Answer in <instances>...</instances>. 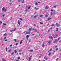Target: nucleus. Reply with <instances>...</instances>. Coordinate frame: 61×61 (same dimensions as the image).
<instances>
[{
    "label": "nucleus",
    "instance_id": "1",
    "mask_svg": "<svg viewBox=\"0 0 61 61\" xmlns=\"http://www.w3.org/2000/svg\"><path fill=\"white\" fill-rule=\"evenodd\" d=\"M2 12L4 11L5 12L6 11V9H5V8L4 7H3L2 9Z\"/></svg>",
    "mask_w": 61,
    "mask_h": 61
},
{
    "label": "nucleus",
    "instance_id": "2",
    "mask_svg": "<svg viewBox=\"0 0 61 61\" xmlns=\"http://www.w3.org/2000/svg\"><path fill=\"white\" fill-rule=\"evenodd\" d=\"M56 26H57L58 27H59V26H60V25L58 24L57 23H56Z\"/></svg>",
    "mask_w": 61,
    "mask_h": 61
},
{
    "label": "nucleus",
    "instance_id": "3",
    "mask_svg": "<svg viewBox=\"0 0 61 61\" xmlns=\"http://www.w3.org/2000/svg\"><path fill=\"white\" fill-rule=\"evenodd\" d=\"M29 37V35H27L26 36V40H28V38Z\"/></svg>",
    "mask_w": 61,
    "mask_h": 61
},
{
    "label": "nucleus",
    "instance_id": "4",
    "mask_svg": "<svg viewBox=\"0 0 61 61\" xmlns=\"http://www.w3.org/2000/svg\"><path fill=\"white\" fill-rule=\"evenodd\" d=\"M61 38V37H59L58 38V41L57 40H56L57 41H58L59 40H60V39Z\"/></svg>",
    "mask_w": 61,
    "mask_h": 61
},
{
    "label": "nucleus",
    "instance_id": "5",
    "mask_svg": "<svg viewBox=\"0 0 61 61\" xmlns=\"http://www.w3.org/2000/svg\"><path fill=\"white\" fill-rule=\"evenodd\" d=\"M33 30H34V32H36L37 31V30H36V29H35L33 28L32 29Z\"/></svg>",
    "mask_w": 61,
    "mask_h": 61
},
{
    "label": "nucleus",
    "instance_id": "6",
    "mask_svg": "<svg viewBox=\"0 0 61 61\" xmlns=\"http://www.w3.org/2000/svg\"><path fill=\"white\" fill-rule=\"evenodd\" d=\"M31 57H32L31 56H30L29 58V61H30V60L31 59Z\"/></svg>",
    "mask_w": 61,
    "mask_h": 61
},
{
    "label": "nucleus",
    "instance_id": "7",
    "mask_svg": "<svg viewBox=\"0 0 61 61\" xmlns=\"http://www.w3.org/2000/svg\"><path fill=\"white\" fill-rule=\"evenodd\" d=\"M44 59H45L46 60H47V58L46 57V56L45 57Z\"/></svg>",
    "mask_w": 61,
    "mask_h": 61
},
{
    "label": "nucleus",
    "instance_id": "8",
    "mask_svg": "<svg viewBox=\"0 0 61 61\" xmlns=\"http://www.w3.org/2000/svg\"><path fill=\"white\" fill-rule=\"evenodd\" d=\"M35 5H38V3H37V2H36L35 3Z\"/></svg>",
    "mask_w": 61,
    "mask_h": 61
},
{
    "label": "nucleus",
    "instance_id": "9",
    "mask_svg": "<svg viewBox=\"0 0 61 61\" xmlns=\"http://www.w3.org/2000/svg\"><path fill=\"white\" fill-rule=\"evenodd\" d=\"M30 31H28V32H26V34H30Z\"/></svg>",
    "mask_w": 61,
    "mask_h": 61
},
{
    "label": "nucleus",
    "instance_id": "10",
    "mask_svg": "<svg viewBox=\"0 0 61 61\" xmlns=\"http://www.w3.org/2000/svg\"><path fill=\"white\" fill-rule=\"evenodd\" d=\"M29 31H32V27L30 28L29 29Z\"/></svg>",
    "mask_w": 61,
    "mask_h": 61
},
{
    "label": "nucleus",
    "instance_id": "11",
    "mask_svg": "<svg viewBox=\"0 0 61 61\" xmlns=\"http://www.w3.org/2000/svg\"><path fill=\"white\" fill-rule=\"evenodd\" d=\"M22 41H23V40H21V41H20V44L21 45V44L22 43Z\"/></svg>",
    "mask_w": 61,
    "mask_h": 61
},
{
    "label": "nucleus",
    "instance_id": "12",
    "mask_svg": "<svg viewBox=\"0 0 61 61\" xmlns=\"http://www.w3.org/2000/svg\"><path fill=\"white\" fill-rule=\"evenodd\" d=\"M54 25H55V24H53L51 25V26H54Z\"/></svg>",
    "mask_w": 61,
    "mask_h": 61
},
{
    "label": "nucleus",
    "instance_id": "13",
    "mask_svg": "<svg viewBox=\"0 0 61 61\" xmlns=\"http://www.w3.org/2000/svg\"><path fill=\"white\" fill-rule=\"evenodd\" d=\"M2 61H6V60L5 59H2Z\"/></svg>",
    "mask_w": 61,
    "mask_h": 61
},
{
    "label": "nucleus",
    "instance_id": "14",
    "mask_svg": "<svg viewBox=\"0 0 61 61\" xmlns=\"http://www.w3.org/2000/svg\"><path fill=\"white\" fill-rule=\"evenodd\" d=\"M45 46V44L43 43L42 45V47H44Z\"/></svg>",
    "mask_w": 61,
    "mask_h": 61
},
{
    "label": "nucleus",
    "instance_id": "15",
    "mask_svg": "<svg viewBox=\"0 0 61 61\" xmlns=\"http://www.w3.org/2000/svg\"><path fill=\"white\" fill-rule=\"evenodd\" d=\"M14 52L15 53H16V52H17V51H16V50H14Z\"/></svg>",
    "mask_w": 61,
    "mask_h": 61
},
{
    "label": "nucleus",
    "instance_id": "16",
    "mask_svg": "<svg viewBox=\"0 0 61 61\" xmlns=\"http://www.w3.org/2000/svg\"><path fill=\"white\" fill-rule=\"evenodd\" d=\"M48 7L46 6V8H45V9H48Z\"/></svg>",
    "mask_w": 61,
    "mask_h": 61
},
{
    "label": "nucleus",
    "instance_id": "17",
    "mask_svg": "<svg viewBox=\"0 0 61 61\" xmlns=\"http://www.w3.org/2000/svg\"><path fill=\"white\" fill-rule=\"evenodd\" d=\"M16 28H15L14 29V30H13L14 31H16Z\"/></svg>",
    "mask_w": 61,
    "mask_h": 61
},
{
    "label": "nucleus",
    "instance_id": "18",
    "mask_svg": "<svg viewBox=\"0 0 61 61\" xmlns=\"http://www.w3.org/2000/svg\"><path fill=\"white\" fill-rule=\"evenodd\" d=\"M22 3H24V0H22Z\"/></svg>",
    "mask_w": 61,
    "mask_h": 61
},
{
    "label": "nucleus",
    "instance_id": "19",
    "mask_svg": "<svg viewBox=\"0 0 61 61\" xmlns=\"http://www.w3.org/2000/svg\"><path fill=\"white\" fill-rule=\"evenodd\" d=\"M51 38L52 39V40L53 39V37L52 36H51Z\"/></svg>",
    "mask_w": 61,
    "mask_h": 61
},
{
    "label": "nucleus",
    "instance_id": "20",
    "mask_svg": "<svg viewBox=\"0 0 61 61\" xmlns=\"http://www.w3.org/2000/svg\"><path fill=\"white\" fill-rule=\"evenodd\" d=\"M40 23L41 25H42V24H43V23L42 22H40Z\"/></svg>",
    "mask_w": 61,
    "mask_h": 61
},
{
    "label": "nucleus",
    "instance_id": "21",
    "mask_svg": "<svg viewBox=\"0 0 61 61\" xmlns=\"http://www.w3.org/2000/svg\"><path fill=\"white\" fill-rule=\"evenodd\" d=\"M4 36H7V34L6 33H5V34L4 35Z\"/></svg>",
    "mask_w": 61,
    "mask_h": 61
},
{
    "label": "nucleus",
    "instance_id": "22",
    "mask_svg": "<svg viewBox=\"0 0 61 61\" xmlns=\"http://www.w3.org/2000/svg\"><path fill=\"white\" fill-rule=\"evenodd\" d=\"M10 31L11 32H13V31H14V30H10Z\"/></svg>",
    "mask_w": 61,
    "mask_h": 61
},
{
    "label": "nucleus",
    "instance_id": "23",
    "mask_svg": "<svg viewBox=\"0 0 61 61\" xmlns=\"http://www.w3.org/2000/svg\"><path fill=\"white\" fill-rule=\"evenodd\" d=\"M37 16H38V15H36V16H34V18H36V17H37Z\"/></svg>",
    "mask_w": 61,
    "mask_h": 61
},
{
    "label": "nucleus",
    "instance_id": "24",
    "mask_svg": "<svg viewBox=\"0 0 61 61\" xmlns=\"http://www.w3.org/2000/svg\"><path fill=\"white\" fill-rule=\"evenodd\" d=\"M56 5L53 6V7H54V8H56Z\"/></svg>",
    "mask_w": 61,
    "mask_h": 61
},
{
    "label": "nucleus",
    "instance_id": "25",
    "mask_svg": "<svg viewBox=\"0 0 61 61\" xmlns=\"http://www.w3.org/2000/svg\"><path fill=\"white\" fill-rule=\"evenodd\" d=\"M18 60H19V59H20V57H18Z\"/></svg>",
    "mask_w": 61,
    "mask_h": 61
},
{
    "label": "nucleus",
    "instance_id": "26",
    "mask_svg": "<svg viewBox=\"0 0 61 61\" xmlns=\"http://www.w3.org/2000/svg\"><path fill=\"white\" fill-rule=\"evenodd\" d=\"M48 15H46L45 16L46 17H47V16H48Z\"/></svg>",
    "mask_w": 61,
    "mask_h": 61
},
{
    "label": "nucleus",
    "instance_id": "27",
    "mask_svg": "<svg viewBox=\"0 0 61 61\" xmlns=\"http://www.w3.org/2000/svg\"><path fill=\"white\" fill-rule=\"evenodd\" d=\"M30 8H31V7L30 6L28 8V9H30Z\"/></svg>",
    "mask_w": 61,
    "mask_h": 61
},
{
    "label": "nucleus",
    "instance_id": "28",
    "mask_svg": "<svg viewBox=\"0 0 61 61\" xmlns=\"http://www.w3.org/2000/svg\"><path fill=\"white\" fill-rule=\"evenodd\" d=\"M35 9H36V10H38V8H37L35 7Z\"/></svg>",
    "mask_w": 61,
    "mask_h": 61
},
{
    "label": "nucleus",
    "instance_id": "29",
    "mask_svg": "<svg viewBox=\"0 0 61 61\" xmlns=\"http://www.w3.org/2000/svg\"><path fill=\"white\" fill-rule=\"evenodd\" d=\"M58 50V48H56V50Z\"/></svg>",
    "mask_w": 61,
    "mask_h": 61
},
{
    "label": "nucleus",
    "instance_id": "30",
    "mask_svg": "<svg viewBox=\"0 0 61 61\" xmlns=\"http://www.w3.org/2000/svg\"><path fill=\"white\" fill-rule=\"evenodd\" d=\"M2 23V21H0V25Z\"/></svg>",
    "mask_w": 61,
    "mask_h": 61
},
{
    "label": "nucleus",
    "instance_id": "31",
    "mask_svg": "<svg viewBox=\"0 0 61 61\" xmlns=\"http://www.w3.org/2000/svg\"><path fill=\"white\" fill-rule=\"evenodd\" d=\"M50 19H51V18H48V20H50Z\"/></svg>",
    "mask_w": 61,
    "mask_h": 61
},
{
    "label": "nucleus",
    "instance_id": "32",
    "mask_svg": "<svg viewBox=\"0 0 61 61\" xmlns=\"http://www.w3.org/2000/svg\"><path fill=\"white\" fill-rule=\"evenodd\" d=\"M52 42L51 41H49L48 42V43H51Z\"/></svg>",
    "mask_w": 61,
    "mask_h": 61
},
{
    "label": "nucleus",
    "instance_id": "33",
    "mask_svg": "<svg viewBox=\"0 0 61 61\" xmlns=\"http://www.w3.org/2000/svg\"><path fill=\"white\" fill-rule=\"evenodd\" d=\"M53 12H51V15H53Z\"/></svg>",
    "mask_w": 61,
    "mask_h": 61
},
{
    "label": "nucleus",
    "instance_id": "34",
    "mask_svg": "<svg viewBox=\"0 0 61 61\" xmlns=\"http://www.w3.org/2000/svg\"><path fill=\"white\" fill-rule=\"evenodd\" d=\"M51 53H49V54H48V55L49 56H50V55H51Z\"/></svg>",
    "mask_w": 61,
    "mask_h": 61
},
{
    "label": "nucleus",
    "instance_id": "35",
    "mask_svg": "<svg viewBox=\"0 0 61 61\" xmlns=\"http://www.w3.org/2000/svg\"><path fill=\"white\" fill-rule=\"evenodd\" d=\"M42 16H43V15H41L40 16V17H42Z\"/></svg>",
    "mask_w": 61,
    "mask_h": 61
},
{
    "label": "nucleus",
    "instance_id": "36",
    "mask_svg": "<svg viewBox=\"0 0 61 61\" xmlns=\"http://www.w3.org/2000/svg\"><path fill=\"white\" fill-rule=\"evenodd\" d=\"M18 24H19V25H20V22H19L18 23Z\"/></svg>",
    "mask_w": 61,
    "mask_h": 61
},
{
    "label": "nucleus",
    "instance_id": "37",
    "mask_svg": "<svg viewBox=\"0 0 61 61\" xmlns=\"http://www.w3.org/2000/svg\"><path fill=\"white\" fill-rule=\"evenodd\" d=\"M52 50V49L51 48L50 50V51H51Z\"/></svg>",
    "mask_w": 61,
    "mask_h": 61
},
{
    "label": "nucleus",
    "instance_id": "38",
    "mask_svg": "<svg viewBox=\"0 0 61 61\" xmlns=\"http://www.w3.org/2000/svg\"><path fill=\"white\" fill-rule=\"evenodd\" d=\"M18 1L19 2H20L21 1V0H18Z\"/></svg>",
    "mask_w": 61,
    "mask_h": 61
},
{
    "label": "nucleus",
    "instance_id": "39",
    "mask_svg": "<svg viewBox=\"0 0 61 61\" xmlns=\"http://www.w3.org/2000/svg\"><path fill=\"white\" fill-rule=\"evenodd\" d=\"M20 20H22V18H20Z\"/></svg>",
    "mask_w": 61,
    "mask_h": 61
},
{
    "label": "nucleus",
    "instance_id": "40",
    "mask_svg": "<svg viewBox=\"0 0 61 61\" xmlns=\"http://www.w3.org/2000/svg\"><path fill=\"white\" fill-rule=\"evenodd\" d=\"M16 39H14V41H15V42H16Z\"/></svg>",
    "mask_w": 61,
    "mask_h": 61
},
{
    "label": "nucleus",
    "instance_id": "41",
    "mask_svg": "<svg viewBox=\"0 0 61 61\" xmlns=\"http://www.w3.org/2000/svg\"><path fill=\"white\" fill-rule=\"evenodd\" d=\"M14 52H13L11 53V55H13V54H14Z\"/></svg>",
    "mask_w": 61,
    "mask_h": 61
},
{
    "label": "nucleus",
    "instance_id": "42",
    "mask_svg": "<svg viewBox=\"0 0 61 61\" xmlns=\"http://www.w3.org/2000/svg\"><path fill=\"white\" fill-rule=\"evenodd\" d=\"M11 50H10L9 51H8V52H10V51H11Z\"/></svg>",
    "mask_w": 61,
    "mask_h": 61
},
{
    "label": "nucleus",
    "instance_id": "43",
    "mask_svg": "<svg viewBox=\"0 0 61 61\" xmlns=\"http://www.w3.org/2000/svg\"><path fill=\"white\" fill-rule=\"evenodd\" d=\"M6 37H5L4 38V39H6Z\"/></svg>",
    "mask_w": 61,
    "mask_h": 61
},
{
    "label": "nucleus",
    "instance_id": "44",
    "mask_svg": "<svg viewBox=\"0 0 61 61\" xmlns=\"http://www.w3.org/2000/svg\"><path fill=\"white\" fill-rule=\"evenodd\" d=\"M55 36H58V35H56Z\"/></svg>",
    "mask_w": 61,
    "mask_h": 61
},
{
    "label": "nucleus",
    "instance_id": "45",
    "mask_svg": "<svg viewBox=\"0 0 61 61\" xmlns=\"http://www.w3.org/2000/svg\"><path fill=\"white\" fill-rule=\"evenodd\" d=\"M31 40H29V42H31Z\"/></svg>",
    "mask_w": 61,
    "mask_h": 61
},
{
    "label": "nucleus",
    "instance_id": "46",
    "mask_svg": "<svg viewBox=\"0 0 61 61\" xmlns=\"http://www.w3.org/2000/svg\"><path fill=\"white\" fill-rule=\"evenodd\" d=\"M25 11H26V12H27V11H28L27 10H25Z\"/></svg>",
    "mask_w": 61,
    "mask_h": 61
},
{
    "label": "nucleus",
    "instance_id": "47",
    "mask_svg": "<svg viewBox=\"0 0 61 61\" xmlns=\"http://www.w3.org/2000/svg\"><path fill=\"white\" fill-rule=\"evenodd\" d=\"M12 45H10V47H11V46H12Z\"/></svg>",
    "mask_w": 61,
    "mask_h": 61
},
{
    "label": "nucleus",
    "instance_id": "48",
    "mask_svg": "<svg viewBox=\"0 0 61 61\" xmlns=\"http://www.w3.org/2000/svg\"><path fill=\"white\" fill-rule=\"evenodd\" d=\"M49 25V23H48V24H47V26H48V25Z\"/></svg>",
    "mask_w": 61,
    "mask_h": 61
},
{
    "label": "nucleus",
    "instance_id": "49",
    "mask_svg": "<svg viewBox=\"0 0 61 61\" xmlns=\"http://www.w3.org/2000/svg\"><path fill=\"white\" fill-rule=\"evenodd\" d=\"M3 25H6V24H5L4 23L3 24Z\"/></svg>",
    "mask_w": 61,
    "mask_h": 61
},
{
    "label": "nucleus",
    "instance_id": "50",
    "mask_svg": "<svg viewBox=\"0 0 61 61\" xmlns=\"http://www.w3.org/2000/svg\"><path fill=\"white\" fill-rule=\"evenodd\" d=\"M30 51H33V50H30Z\"/></svg>",
    "mask_w": 61,
    "mask_h": 61
},
{
    "label": "nucleus",
    "instance_id": "51",
    "mask_svg": "<svg viewBox=\"0 0 61 61\" xmlns=\"http://www.w3.org/2000/svg\"><path fill=\"white\" fill-rule=\"evenodd\" d=\"M17 44H18V43H16V46H17Z\"/></svg>",
    "mask_w": 61,
    "mask_h": 61
},
{
    "label": "nucleus",
    "instance_id": "52",
    "mask_svg": "<svg viewBox=\"0 0 61 61\" xmlns=\"http://www.w3.org/2000/svg\"><path fill=\"white\" fill-rule=\"evenodd\" d=\"M12 4V3H10V5H11Z\"/></svg>",
    "mask_w": 61,
    "mask_h": 61
},
{
    "label": "nucleus",
    "instance_id": "53",
    "mask_svg": "<svg viewBox=\"0 0 61 61\" xmlns=\"http://www.w3.org/2000/svg\"><path fill=\"white\" fill-rule=\"evenodd\" d=\"M28 26L27 25L26 26H25V27H27Z\"/></svg>",
    "mask_w": 61,
    "mask_h": 61
},
{
    "label": "nucleus",
    "instance_id": "54",
    "mask_svg": "<svg viewBox=\"0 0 61 61\" xmlns=\"http://www.w3.org/2000/svg\"><path fill=\"white\" fill-rule=\"evenodd\" d=\"M58 60V58H57L56 59V60Z\"/></svg>",
    "mask_w": 61,
    "mask_h": 61
},
{
    "label": "nucleus",
    "instance_id": "55",
    "mask_svg": "<svg viewBox=\"0 0 61 61\" xmlns=\"http://www.w3.org/2000/svg\"><path fill=\"white\" fill-rule=\"evenodd\" d=\"M49 38L50 39H51V36H50L49 37Z\"/></svg>",
    "mask_w": 61,
    "mask_h": 61
},
{
    "label": "nucleus",
    "instance_id": "56",
    "mask_svg": "<svg viewBox=\"0 0 61 61\" xmlns=\"http://www.w3.org/2000/svg\"><path fill=\"white\" fill-rule=\"evenodd\" d=\"M49 31H50V30H48V32H49Z\"/></svg>",
    "mask_w": 61,
    "mask_h": 61
},
{
    "label": "nucleus",
    "instance_id": "57",
    "mask_svg": "<svg viewBox=\"0 0 61 61\" xmlns=\"http://www.w3.org/2000/svg\"><path fill=\"white\" fill-rule=\"evenodd\" d=\"M52 36H55V35H54L53 34L52 35Z\"/></svg>",
    "mask_w": 61,
    "mask_h": 61
},
{
    "label": "nucleus",
    "instance_id": "58",
    "mask_svg": "<svg viewBox=\"0 0 61 61\" xmlns=\"http://www.w3.org/2000/svg\"><path fill=\"white\" fill-rule=\"evenodd\" d=\"M4 16H5V15H3V17H4Z\"/></svg>",
    "mask_w": 61,
    "mask_h": 61
},
{
    "label": "nucleus",
    "instance_id": "59",
    "mask_svg": "<svg viewBox=\"0 0 61 61\" xmlns=\"http://www.w3.org/2000/svg\"><path fill=\"white\" fill-rule=\"evenodd\" d=\"M56 29L57 30H58V28H56Z\"/></svg>",
    "mask_w": 61,
    "mask_h": 61
},
{
    "label": "nucleus",
    "instance_id": "60",
    "mask_svg": "<svg viewBox=\"0 0 61 61\" xmlns=\"http://www.w3.org/2000/svg\"><path fill=\"white\" fill-rule=\"evenodd\" d=\"M34 35H35L34 34H32V36H34Z\"/></svg>",
    "mask_w": 61,
    "mask_h": 61
},
{
    "label": "nucleus",
    "instance_id": "61",
    "mask_svg": "<svg viewBox=\"0 0 61 61\" xmlns=\"http://www.w3.org/2000/svg\"><path fill=\"white\" fill-rule=\"evenodd\" d=\"M55 46V47L56 48V47H57V46Z\"/></svg>",
    "mask_w": 61,
    "mask_h": 61
},
{
    "label": "nucleus",
    "instance_id": "62",
    "mask_svg": "<svg viewBox=\"0 0 61 61\" xmlns=\"http://www.w3.org/2000/svg\"><path fill=\"white\" fill-rule=\"evenodd\" d=\"M16 61H19V60H16Z\"/></svg>",
    "mask_w": 61,
    "mask_h": 61
},
{
    "label": "nucleus",
    "instance_id": "63",
    "mask_svg": "<svg viewBox=\"0 0 61 61\" xmlns=\"http://www.w3.org/2000/svg\"><path fill=\"white\" fill-rule=\"evenodd\" d=\"M25 33V31H24L23 32V33Z\"/></svg>",
    "mask_w": 61,
    "mask_h": 61
},
{
    "label": "nucleus",
    "instance_id": "64",
    "mask_svg": "<svg viewBox=\"0 0 61 61\" xmlns=\"http://www.w3.org/2000/svg\"><path fill=\"white\" fill-rule=\"evenodd\" d=\"M42 61H46L45 60H43Z\"/></svg>",
    "mask_w": 61,
    "mask_h": 61
}]
</instances>
